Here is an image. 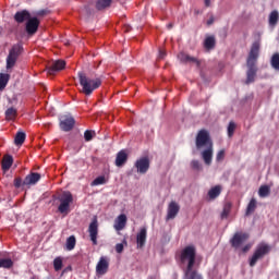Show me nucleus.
<instances>
[{"label": "nucleus", "mask_w": 279, "mask_h": 279, "mask_svg": "<svg viewBox=\"0 0 279 279\" xmlns=\"http://www.w3.org/2000/svg\"><path fill=\"white\" fill-rule=\"evenodd\" d=\"M259 48H260L259 41H254V44H252V48L246 60V66H247L246 82H245L246 85L255 82V77L257 73L256 62L259 57Z\"/></svg>", "instance_id": "f257e3e1"}, {"label": "nucleus", "mask_w": 279, "mask_h": 279, "mask_svg": "<svg viewBox=\"0 0 279 279\" xmlns=\"http://www.w3.org/2000/svg\"><path fill=\"white\" fill-rule=\"evenodd\" d=\"M78 82L82 86L81 93L84 95H93V92L101 86L100 78H90L83 72H78Z\"/></svg>", "instance_id": "f03ea898"}, {"label": "nucleus", "mask_w": 279, "mask_h": 279, "mask_svg": "<svg viewBox=\"0 0 279 279\" xmlns=\"http://www.w3.org/2000/svg\"><path fill=\"white\" fill-rule=\"evenodd\" d=\"M180 262L185 266L184 270L194 269L196 262V248L193 245L184 247L180 253Z\"/></svg>", "instance_id": "7ed1b4c3"}, {"label": "nucleus", "mask_w": 279, "mask_h": 279, "mask_svg": "<svg viewBox=\"0 0 279 279\" xmlns=\"http://www.w3.org/2000/svg\"><path fill=\"white\" fill-rule=\"evenodd\" d=\"M59 213H61V215H69L71 213V204H73V194H71V192H63L59 196Z\"/></svg>", "instance_id": "20e7f679"}, {"label": "nucleus", "mask_w": 279, "mask_h": 279, "mask_svg": "<svg viewBox=\"0 0 279 279\" xmlns=\"http://www.w3.org/2000/svg\"><path fill=\"white\" fill-rule=\"evenodd\" d=\"M21 51H23V47L21 45H14L9 56L7 57V71H10L11 69H14V65L16 64V61L19 60V57L21 56Z\"/></svg>", "instance_id": "39448f33"}, {"label": "nucleus", "mask_w": 279, "mask_h": 279, "mask_svg": "<svg viewBox=\"0 0 279 279\" xmlns=\"http://www.w3.org/2000/svg\"><path fill=\"white\" fill-rule=\"evenodd\" d=\"M271 247L268 244L262 243L259 244L253 256L250 259V266L254 267L258 259H262L265 255H267L270 252Z\"/></svg>", "instance_id": "423d86ee"}, {"label": "nucleus", "mask_w": 279, "mask_h": 279, "mask_svg": "<svg viewBox=\"0 0 279 279\" xmlns=\"http://www.w3.org/2000/svg\"><path fill=\"white\" fill-rule=\"evenodd\" d=\"M195 144L197 149H201L204 146L208 147L210 144H213L209 134L206 130H201L198 132L195 140Z\"/></svg>", "instance_id": "0eeeda50"}, {"label": "nucleus", "mask_w": 279, "mask_h": 279, "mask_svg": "<svg viewBox=\"0 0 279 279\" xmlns=\"http://www.w3.org/2000/svg\"><path fill=\"white\" fill-rule=\"evenodd\" d=\"M110 268V258L107 256H101L99 262L96 265L97 276H106L108 269Z\"/></svg>", "instance_id": "6e6552de"}, {"label": "nucleus", "mask_w": 279, "mask_h": 279, "mask_svg": "<svg viewBox=\"0 0 279 279\" xmlns=\"http://www.w3.org/2000/svg\"><path fill=\"white\" fill-rule=\"evenodd\" d=\"M250 238L247 233L236 232L233 238L230 240V244L233 248L238 250L241 245Z\"/></svg>", "instance_id": "1a4fd4ad"}, {"label": "nucleus", "mask_w": 279, "mask_h": 279, "mask_svg": "<svg viewBox=\"0 0 279 279\" xmlns=\"http://www.w3.org/2000/svg\"><path fill=\"white\" fill-rule=\"evenodd\" d=\"M75 126V119L71 116H63L60 118V128L63 132H71Z\"/></svg>", "instance_id": "9d476101"}, {"label": "nucleus", "mask_w": 279, "mask_h": 279, "mask_svg": "<svg viewBox=\"0 0 279 279\" xmlns=\"http://www.w3.org/2000/svg\"><path fill=\"white\" fill-rule=\"evenodd\" d=\"M128 226V216L125 214L119 215L113 222V228L116 232H121V230H125Z\"/></svg>", "instance_id": "9b49d317"}, {"label": "nucleus", "mask_w": 279, "mask_h": 279, "mask_svg": "<svg viewBox=\"0 0 279 279\" xmlns=\"http://www.w3.org/2000/svg\"><path fill=\"white\" fill-rule=\"evenodd\" d=\"M90 241L94 245H97V234L99 232V225L97 223V219H94L88 228Z\"/></svg>", "instance_id": "f8f14e48"}, {"label": "nucleus", "mask_w": 279, "mask_h": 279, "mask_svg": "<svg viewBox=\"0 0 279 279\" xmlns=\"http://www.w3.org/2000/svg\"><path fill=\"white\" fill-rule=\"evenodd\" d=\"M40 25V22L37 17H32L26 23V32L29 35L36 34L38 32V26Z\"/></svg>", "instance_id": "ddd939ff"}, {"label": "nucleus", "mask_w": 279, "mask_h": 279, "mask_svg": "<svg viewBox=\"0 0 279 279\" xmlns=\"http://www.w3.org/2000/svg\"><path fill=\"white\" fill-rule=\"evenodd\" d=\"M40 181V173L32 172L27 174L23 181L24 186H32Z\"/></svg>", "instance_id": "4468645a"}, {"label": "nucleus", "mask_w": 279, "mask_h": 279, "mask_svg": "<svg viewBox=\"0 0 279 279\" xmlns=\"http://www.w3.org/2000/svg\"><path fill=\"white\" fill-rule=\"evenodd\" d=\"M65 66L66 62H64V60H57L52 62L48 70V73L49 75H54L56 73H58V71H62Z\"/></svg>", "instance_id": "2eb2a0df"}, {"label": "nucleus", "mask_w": 279, "mask_h": 279, "mask_svg": "<svg viewBox=\"0 0 279 279\" xmlns=\"http://www.w3.org/2000/svg\"><path fill=\"white\" fill-rule=\"evenodd\" d=\"M128 162V150L122 149L116 156V167H123Z\"/></svg>", "instance_id": "dca6fc26"}, {"label": "nucleus", "mask_w": 279, "mask_h": 279, "mask_svg": "<svg viewBox=\"0 0 279 279\" xmlns=\"http://www.w3.org/2000/svg\"><path fill=\"white\" fill-rule=\"evenodd\" d=\"M179 210H180V207H179L178 203L171 202L168 206V214H167L166 219L167 220L174 219L178 216Z\"/></svg>", "instance_id": "f3484780"}, {"label": "nucleus", "mask_w": 279, "mask_h": 279, "mask_svg": "<svg viewBox=\"0 0 279 279\" xmlns=\"http://www.w3.org/2000/svg\"><path fill=\"white\" fill-rule=\"evenodd\" d=\"M213 153H214V148H213V144H210L203 153H202V158L204 160V162L209 166L213 160Z\"/></svg>", "instance_id": "a211bd4d"}, {"label": "nucleus", "mask_w": 279, "mask_h": 279, "mask_svg": "<svg viewBox=\"0 0 279 279\" xmlns=\"http://www.w3.org/2000/svg\"><path fill=\"white\" fill-rule=\"evenodd\" d=\"M183 279H204L203 276L194 268L184 270Z\"/></svg>", "instance_id": "6ab92c4d"}, {"label": "nucleus", "mask_w": 279, "mask_h": 279, "mask_svg": "<svg viewBox=\"0 0 279 279\" xmlns=\"http://www.w3.org/2000/svg\"><path fill=\"white\" fill-rule=\"evenodd\" d=\"M13 162L14 158H12V156L10 155H5L1 163L3 171H10V168L12 167Z\"/></svg>", "instance_id": "aec40b11"}, {"label": "nucleus", "mask_w": 279, "mask_h": 279, "mask_svg": "<svg viewBox=\"0 0 279 279\" xmlns=\"http://www.w3.org/2000/svg\"><path fill=\"white\" fill-rule=\"evenodd\" d=\"M216 47L215 35H208L204 40V48L206 50H213Z\"/></svg>", "instance_id": "412c9836"}, {"label": "nucleus", "mask_w": 279, "mask_h": 279, "mask_svg": "<svg viewBox=\"0 0 279 279\" xmlns=\"http://www.w3.org/2000/svg\"><path fill=\"white\" fill-rule=\"evenodd\" d=\"M221 191L222 187L220 185H216L208 191V197L210 199H215L221 194Z\"/></svg>", "instance_id": "4be33fe9"}, {"label": "nucleus", "mask_w": 279, "mask_h": 279, "mask_svg": "<svg viewBox=\"0 0 279 279\" xmlns=\"http://www.w3.org/2000/svg\"><path fill=\"white\" fill-rule=\"evenodd\" d=\"M112 5V0H97L96 10H106Z\"/></svg>", "instance_id": "5701e85b"}, {"label": "nucleus", "mask_w": 279, "mask_h": 279, "mask_svg": "<svg viewBox=\"0 0 279 279\" xmlns=\"http://www.w3.org/2000/svg\"><path fill=\"white\" fill-rule=\"evenodd\" d=\"M14 19H15L16 23H23L24 21H27V19H29V12L20 11L17 13H15Z\"/></svg>", "instance_id": "b1692460"}, {"label": "nucleus", "mask_w": 279, "mask_h": 279, "mask_svg": "<svg viewBox=\"0 0 279 279\" xmlns=\"http://www.w3.org/2000/svg\"><path fill=\"white\" fill-rule=\"evenodd\" d=\"M149 157H142L141 158V173L145 174L149 170Z\"/></svg>", "instance_id": "393cba45"}, {"label": "nucleus", "mask_w": 279, "mask_h": 279, "mask_svg": "<svg viewBox=\"0 0 279 279\" xmlns=\"http://www.w3.org/2000/svg\"><path fill=\"white\" fill-rule=\"evenodd\" d=\"M10 82V74L0 73V90H4Z\"/></svg>", "instance_id": "a878e982"}, {"label": "nucleus", "mask_w": 279, "mask_h": 279, "mask_svg": "<svg viewBox=\"0 0 279 279\" xmlns=\"http://www.w3.org/2000/svg\"><path fill=\"white\" fill-rule=\"evenodd\" d=\"M16 116H17V111L16 109H14V107L7 109L5 111L7 121H14V119H16Z\"/></svg>", "instance_id": "bb28decb"}, {"label": "nucleus", "mask_w": 279, "mask_h": 279, "mask_svg": "<svg viewBox=\"0 0 279 279\" xmlns=\"http://www.w3.org/2000/svg\"><path fill=\"white\" fill-rule=\"evenodd\" d=\"M256 207H257V202L255 198H252L247 205L245 216L252 215L256 210Z\"/></svg>", "instance_id": "cd10ccee"}, {"label": "nucleus", "mask_w": 279, "mask_h": 279, "mask_svg": "<svg viewBox=\"0 0 279 279\" xmlns=\"http://www.w3.org/2000/svg\"><path fill=\"white\" fill-rule=\"evenodd\" d=\"M14 266V262L10 258H0V268L2 267L3 269H12Z\"/></svg>", "instance_id": "c85d7f7f"}, {"label": "nucleus", "mask_w": 279, "mask_h": 279, "mask_svg": "<svg viewBox=\"0 0 279 279\" xmlns=\"http://www.w3.org/2000/svg\"><path fill=\"white\" fill-rule=\"evenodd\" d=\"M279 21V13L278 11H271L269 15V24L270 26L275 27Z\"/></svg>", "instance_id": "c756f323"}, {"label": "nucleus", "mask_w": 279, "mask_h": 279, "mask_svg": "<svg viewBox=\"0 0 279 279\" xmlns=\"http://www.w3.org/2000/svg\"><path fill=\"white\" fill-rule=\"evenodd\" d=\"M25 138H26L25 133L17 132L14 140L15 145H23V143H25Z\"/></svg>", "instance_id": "7c9ffc66"}, {"label": "nucleus", "mask_w": 279, "mask_h": 279, "mask_svg": "<svg viewBox=\"0 0 279 279\" xmlns=\"http://www.w3.org/2000/svg\"><path fill=\"white\" fill-rule=\"evenodd\" d=\"M270 64L272 69H275L276 71H279V53H275L271 57Z\"/></svg>", "instance_id": "2f4dec72"}, {"label": "nucleus", "mask_w": 279, "mask_h": 279, "mask_svg": "<svg viewBox=\"0 0 279 279\" xmlns=\"http://www.w3.org/2000/svg\"><path fill=\"white\" fill-rule=\"evenodd\" d=\"M270 194V187L268 185H262L258 191L260 197H267Z\"/></svg>", "instance_id": "473e14b6"}, {"label": "nucleus", "mask_w": 279, "mask_h": 279, "mask_svg": "<svg viewBox=\"0 0 279 279\" xmlns=\"http://www.w3.org/2000/svg\"><path fill=\"white\" fill-rule=\"evenodd\" d=\"M75 243H76V240H75L74 235H71L70 238H68L66 250H69V251L75 250Z\"/></svg>", "instance_id": "72a5a7b5"}, {"label": "nucleus", "mask_w": 279, "mask_h": 279, "mask_svg": "<svg viewBox=\"0 0 279 279\" xmlns=\"http://www.w3.org/2000/svg\"><path fill=\"white\" fill-rule=\"evenodd\" d=\"M231 207L232 205L230 203H227L225 206H223V210L221 213V219H226L228 218L230 211H231Z\"/></svg>", "instance_id": "f704fd0d"}, {"label": "nucleus", "mask_w": 279, "mask_h": 279, "mask_svg": "<svg viewBox=\"0 0 279 279\" xmlns=\"http://www.w3.org/2000/svg\"><path fill=\"white\" fill-rule=\"evenodd\" d=\"M101 184H106V177H97L93 182L92 186H99Z\"/></svg>", "instance_id": "c9c22d12"}, {"label": "nucleus", "mask_w": 279, "mask_h": 279, "mask_svg": "<svg viewBox=\"0 0 279 279\" xmlns=\"http://www.w3.org/2000/svg\"><path fill=\"white\" fill-rule=\"evenodd\" d=\"M125 245H128V241H125V240H123L122 243H118V244L116 245V252H117L118 254H122V253H123V250H124V247H125Z\"/></svg>", "instance_id": "e433bc0d"}, {"label": "nucleus", "mask_w": 279, "mask_h": 279, "mask_svg": "<svg viewBox=\"0 0 279 279\" xmlns=\"http://www.w3.org/2000/svg\"><path fill=\"white\" fill-rule=\"evenodd\" d=\"M53 267H54L56 271H60V269H62V258L61 257L54 258Z\"/></svg>", "instance_id": "4c0bfd02"}, {"label": "nucleus", "mask_w": 279, "mask_h": 279, "mask_svg": "<svg viewBox=\"0 0 279 279\" xmlns=\"http://www.w3.org/2000/svg\"><path fill=\"white\" fill-rule=\"evenodd\" d=\"M147 239V229H141V246L145 245V240Z\"/></svg>", "instance_id": "58836bf2"}, {"label": "nucleus", "mask_w": 279, "mask_h": 279, "mask_svg": "<svg viewBox=\"0 0 279 279\" xmlns=\"http://www.w3.org/2000/svg\"><path fill=\"white\" fill-rule=\"evenodd\" d=\"M94 136H95V131H85L84 133V138L87 142L93 141Z\"/></svg>", "instance_id": "ea45409f"}, {"label": "nucleus", "mask_w": 279, "mask_h": 279, "mask_svg": "<svg viewBox=\"0 0 279 279\" xmlns=\"http://www.w3.org/2000/svg\"><path fill=\"white\" fill-rule=\"evenodd\" d=\"M234 130H235L234 122H230L229 125H228V135H229V137H231L233 135Z\"/></svg>", "instance_id": "a19ab883"}, {"label": "nucleus", "mask_w": 279, "mask_h": 279, "mask_svg": "<svg viewBox=\"0 0 279 279\" xmlns=\"http://www.w3.org/2000/svg\"><path fill=\"white\" fill-rule=\"evenodd\" d=\"M191 167H192L194 170H197V171H199V170L202 169V166H201V163L198 162V160H193V161L191 162Z\"/></svg>", "instance_id": "79ce46f5"}, {"label": "nucleus", "mask_w": 279, "mask_h": 279, "mask_svg": "<svg viewBox=\"0 0 279 279\" xmlns=\"http://www.w3.org/2000/svg\"><path fill=\"white\" fill-rule=\"evenodd\" d=\"M14 186H15V189H21V186H23V180L21 178H15Z\"/></svg>", "instance_id": "37998d69"}, {"label": "nucleus", "mask_w": 279, "mask_h": 279, "mask_svg": "<svg viewBox=\"0 0 279 279\" xmlns=\"http://www.w3.org/2000/svg\"><path fill=\"white\" fill-rule=\"evenodd\" d=\"M178 59H179L181 62H183V63H187L189 56L185 54V53H180V54L178 56Z\"/></svg>", "instance_id": "c03bdc74"}, {"label": "nucleus", "mask_w": 279, "mask_h": 279, "mask_svg": "<svg viewBox=\"0 0 279 279\" xmlns=\"http://www.w3.org/2000/svg\"><path fill=\"white\" fill-rule=\"evenodd\" d=\"M225 158V150H220L218 154H217V157H216V160L219 162V161H222Z\"/></svg>", "instance_id": "a18cd8bd"}, {"label": "nucleus", "mask_w": 279, "mask_h": 279, "mask_svg": "<svg viewBox=\"0 0 279 279\" xmlns=\"http://www.w3.org/2000/svg\"><path fill=\"white\" fill-rule=\"evenodd\" d=\"M214 22H215V17H214V15H210L209 20H207V26L213 25Z\"/></svg>", "instance_id": "49530a36"}, {"label": "nucleus", "mask_w": 279, "mask_h": 279, "mask_svg": "<svg viewBox=\"0 0 279 279\" xmlns=\"http://www.w3.org/2000/svg\"><path fill=\"white\" fill-rule=\"evenodd\" d=\"M251 247H252L251 244H246L244 247H242V252L247 253L251 250Z\"/></svg>", "instance_id": "de8ad7c7"}, {"label": "nucleus", "mask_w": 279, "mask_h": 279, "mask_svg": "<svg viewBox=\"0 0 279 279\" xmlns=\"http://www.w3.org/2000/svg\"><path fill=\"white\" fill-rule=\"evenodd\" d=\"M197 63L198 64V61L195 59V58H193V57H190L189 56V59H187V63Z\"/></svg>", "instance_id": "09e8293b"}, {"label": "nucleus", "mask_w": 279, "mask_h": 279, "mask_svg": "<svg viewBox=\"0 0 279 279\" xmlns=\"http://www.w3.org/2000/svg\"><path fill=\"white\" fill-rule=\"evenodd\" d=\"M135 167H136L137 171H141V159H138L136 161Z\"/></svg>", "instance_id": "8fccbe9b"}, {"label": "nucleus", "mask_w": 279, "mask_h": 279, "mask_svg": "<svg viewBox=\"0 0 279 279\" xmlns=\"http://www.w3.org/2000/svg\"><path fill=\"white\" fill-rule=\"evenodd\" d=\"M132 27L130 25H124L123 26V32H130Z\"/></svg>", "instance_id": "3c124183"}, {"label": "nucleus", "mask_w": 279, "mask_h": 279, "mask_svg": "<svg viewBox=\"0 0 279 279\" xmlns=\"http://www.w3.org/2000/svg\"><path fill=\"white\" fill-rule=\"evenodd\" d=\"M167 57V53L160 51L159 52V59H165Z\"/></svg>", "instance_id": "603ef678"}, {"label": "nucleus", "mask_w": 279, "mask_h": 279, "mask_svg": "<svg viewBox=\"0 0 279 279\" xmlns=\"http://www.w3.org/2000/svg\"><path fill=\"white\" fill-rule=\"evenodd\" d=\"M136 239H137V245H141V233H137Z\"/></svg>", "instance_id": "864d4df0"}, {"label": "nucleus", "mask_w": 279, "mask_h": 279, "mask_svg": "<svg viewBox=\"0 0 279 279\" xmlns=\"http://www.w3.org/2000/svg\"><path fill=\"white\" fill-rule=\"evenodd\" d=\"M205 7L209 8L210 7V0H204Z\"/></svg>", "instance_id": "5fc2aeb1"}, {"label": "nucleus", "mask_w": 279, "mask_h": 279, "mask_svg": "<svg viewBox=\"0 0 279 279\" xmlns=\"http://www.w3.org/2000/svg\"><path fill=\"white\" fill-rule=\"evenodd\" d=\"M167 28H168V29L173 28V24H171V23H170V24H168V25H167Z\"/></svg>", "instance_id": "6e6d98bb"}]
</instances>
